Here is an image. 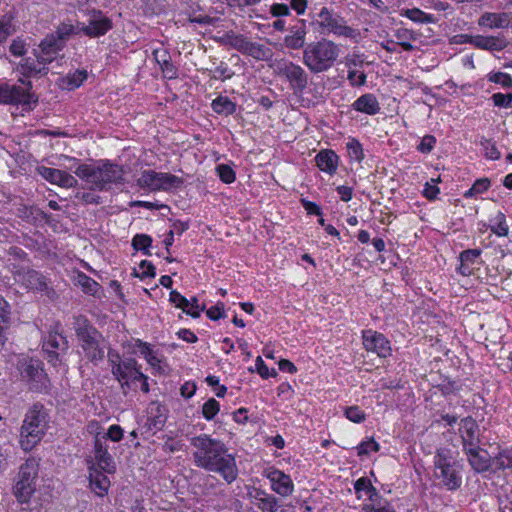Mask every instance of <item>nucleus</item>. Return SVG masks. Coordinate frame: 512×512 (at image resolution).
Returning <instances> with one entry per match:
<instances>
[{
  "label": "nucleus",
  "instance_id": "nucleus-59",
  "mask_svg": "<svg viewBox=\"0 0 512 512\" xmlns=\"http://www.w3.org/2000/svg\"><path fill=\"white\" fill-rule=\"evenodd\" d=\"M435 144L436 138L433 135H425L417 146V150L421 153L428 154L433 150Z\"/></svg>",
  "mask_w": 512,
  "mask_h": 512
},
{
  "label": "nucleus",
  "instance_id": "nucleus-24",
  "mask_svg": "<svg viewBox=\"0 0 512 512\" xmlns=\"http://www.w3.org/2000/svg\"><path fill=\"white\" fill-rule=\"evenodd\" d=\"M252 503L262 512H277L280 504L278 499L260 488H253L248 493Z\"/></svg>",
  "mask_w": 512,
  "mask_h": 512
},
{
  "label": "nucleus",
  "instance_id": "nucleus-64",
  "mask_svg": "<svg viewBox=\"0 0 512 512\" xmlns=\"http://www.w3.org/2000/svg\"><path fill=\"white\" fill-rule=\"evenodd\" d=\"M347 79L352 86H363L366 83V74L356 70H349Z\"/></svg>",
  "mask_w": 512,
  "mask_h": 512
},
{
  "label": "nucleus",
  "instance_id": "nucleus-46",
  "mask_svg": "<svg viewBox=\"0 0 512 512\" xmlns=\"http://www.w3.org/2000/svg\"><path fill=\"white\" fill-rule=\"evenodd\" d=\"M15 32L14 25L11 18L3 16L0 18V44L6 42V40Z\"/></svg>",
  "mask_w": 512,
  "mask_h": 512
},
{
  "label": "nucleus",
  "instance_id": "nucleus-38",
  "mask_svg": "<svg viewBox=\"0 0 512 512\" xmlns=\"http://www.w3.org/2000/svg\"><path fill=\"white\" fill-rule=\"evenodd\" d=\"M78 284L86 294L96 295L100 289V285L85 273H79L77 276Z\"/></svg>",
  "mask_w": 512,
  "mask_h": 512
},
{
  "label": "nucleus",
  "instance_id": "nucleus-13",
  "mask_svg": "<svg viewBox=\"0 0 512 512\" xmlns=\"http://www.w3.org/2000/svg\"><path fill=\"white\" fill-rule=\"evenodd\" d=\"M11 271L15 280L27 289L48 292L47 280L40 272L22 265H13Z\"/></svg>",
  "mask_w": 512,
  "mask_h": 512
},
{
  "label": "nucleus",
  "instance_id": "nucleus-8",
  "mask_svg": "<svg viewBox=\"0 0 512 512\" xmlns=\"http://www.w3.org/2000/svg\"><path fill=\"white\" fill-rule=\"evenodd\" d=\"M39 471V463L34 458H29L23 463L15 479L13 494L20 503H28L36 491V480Z\"/></svg>",
  "mask_w": 512,
  "mask_h": 512
},
{
  "label": "nucleus",
  "instance_id": "nucleus-34",
  "mask_svg": "<svg viewBox=\"0 0 512 512\" xmlns=\"http://www.w3.org/2000/svg\"><path fill=\"white\" fill-rule=\"evenodd\" d=\"M211 107L215 113L224 116L233 115L237 109L235 102H232L228 97L221 95L212 101Z\"/></svg>",
  "mask_w": 512,
  "mask_h": 512
},
{
  "label": "nucleus",
  "instance_id": "nucleus-54",
  "mask_svg": "<svg viewBox=\"0 0 512 512\" xmlns=\"http://www.w3.org/2000/svg\"><path fill=\"white\" fill-rule=\"evenodd\" d=\"M345 416L354 423H361L365 420V413L358 406L346 407Z\"/></svg>",
  "mask_w": 512,
  "mask_h": 512
},
{
  "label": "nucleus",
  "instance_id": "nucleus-15",
  "mask_svg": "<svg viewBox=\"0 0 512 512\" xmlns=\"http://www.w3.org/2000/svg\"><path fill=\"white\" fill-rule=\"evenodd\" d=\"M279 74L285 77L295 93H302L308 86V74L298 64L285 62L278 67Z\"/></svg>",
  "mask_w": 512,
  "mask_h": 512
},
{
  "label": "nucleus",
  "instance_id": "nucleus-60",
  "mask_svg": "<svg viewBox=\"0 0 512 512\" xmlns=\"http://www.w3.org/2000/svg\"><path fill=\"white\" fill-rule=\"evenodd\" d=\"M214 74L211 76V78L214 79H221L222 81H225L226 79H229L233 76V72H231L224 62H221L220 65H218L213 71Z\"/></svg>",
  "mask_w": 512,
  "mask_h": 512
},
{
  "label": "nucleus",
  "instance_id": "nucleus-58",
  "mask_svg": "<svg viewBox=\"0 0 512 512\" xmlns=\"http://www.w3.org/2000/svg\"><path fill=\"white\" fill-rule=\"evenodd\" d=\"M169 300L175 305V307L182 309L183 312H185V309L189 307V300L176 290H172L170 292Z\"/></svg>",
  "mask_w": 512,
  "mask_h": 512
},
{
  "label": "nucleus",
  "instance_id": "nucleus-26",
  "mask_svg": "<svg viewBox=\"0 0 512 512\" xmlns=\"http://www.w3.org/2000/svg\"><path fill=\"white\" fill-rule=\"evenodd\" d=\"M306 25L303 20L289 28V34L284 37V45L293 50L305 48Z\"/></svg>",
  "mask_w": 512,
  "mask_h": 512
},
{
  "label": "nucleus",
  "instance_id": "nucleus-27",
  "mask_svg": "<svg viewBox=\"0 0 512 512\" xmlns=\"http://www.w3.org/2000/svg\"><path fill=\"white\" fill-rule=\"evenodd\" d=\"M511 19V14L507 12H485L479 17L478 25L490 29H502L510 25Z\"/></svg>",
  "mask_w": 512,
  "mask_h": 512
},
{
  "label": "nucleus",
  "instance_id": "nucleus-47",
  "mask_svg": "<svg viewBox=\"0 0 512 512\" xmlns=\"http://www.w3.org/2000/svg\"><path fill=\"white\" fill-rule=\"evenodd\" d=\"M488 81L501 85L503 88H512V77L503 72H491L487 75Z\"/></svg>",
  "mask_w": 512,
  "mask_h": 512
},
{
  "label": "nucleus",
  "instance_id": "nucleus-43",
  "mask_svg": "<svg viewBox=\"0 0 512 512\" xmlns=\"http://www.w3.org/2000/svg\"><path fill=\"white\" fill-rule=\"evenodd\" d=\"M75 33V28L72 24L69 23H61L54 33H51L56 39L63 42V45L66 46L69 38Z\"/></svg>",
  "mask_w": 512,
  "mask_h": 512
},
{
  "label": "nucleus",
  "instance_id": "nucleus-53",
  "mask_svg": "<svg viewBox=\"0 0 512 512\" xmlns=\"http://www.w3.org/2000/svg\"><path fill=\"white\" fill-rule=\"evenodd\" d=\"M163 77L169 80L178 78V68L173 64L172 59L159 64Z\"/></svg>",
  "mask_w": 512,
  "mask_h": 512
},
{
  "label": "nucleus",
  "instance_id": "nucleus-55",
  "mask_svg": "<svg viewBox=\"0 0 512 512\" xmlns=\"http://www.w3.org/2000/svg\"><path fill=\"white\" fill-rule=\"evenodd\" d=\"M491 99L495 106L500 108H509L512 104V92L507 94L494 93L491 96Z\"/></svg>",
  "mask_w": 512,
  "mask_h": 512
},
{
  "label": "nucleus",
  "instance_id": "nucleus-17",
  "mask_svg": "<svg viewBox=\"0 0 512 512\" xmlns=\"http://www.w3.org/2000/svg\"><path fill=\"white\" fill-rule=\"evenodd\" d=\"M112 28V20L101 10L93 9L90 12L88 23L82 26L81 31L90 38H97L105 35Z\"/></svg>",
  "mask_w": 512,
  "mask_h": 512
},
{
  "label": "nucleus",
  "instance_id": "nucleus-35",
  "mask_svg": "<svg viewBox=\"0 0 512 512\" xmlns=\"http://www.w3.org/2000/svg\"><path fill=\"white\" fill-rule=\"evenodd\" d=\"M19 69L21 73L26 77H30L31 75L47 73L46 65L39 64L37 58L36 60H34L30 57L22 59V61L19 64Z\"/></svg>",
  "mask_w": 512,
  "mask_h": 512
},
{
  "label": "nucleus",
  "instance_id": "nucleus-49",
  "mask_svg": "<svg viewBox=\"0 0 512 512\" xmlns=\"http://www.w3.org/2000/svg\"><path fill=\"white\" fill-rule=\"evenodd\" d=\"M481 146L485 150V157L490 160H498L501 157V154L496 147L495 143L486 138H482L480 142Z\"/></svg>",
  "mask_w": 512,
  "mask_h": 512
},
{
  "label": "nucleus",
  "instance_id": "nucleus-5",
  "mask_svg": "<svg viewBox=\"0 0 512 512\" xmlns=\"http://www.w3.org/2000/svg\"><path fill=\"white\" fill-rule=\"evenodd\" d=\"M340 49L332 41L322 39L305 46L303 63L314 74L328 71L339 57Z\"/></svg>",
  "mask_w": 512,
  "mask_h": 512
},
{
  "label": "nucleus",
  "instance_id": "nucleus-51",
  "mask_svg": "<svg viewBox=\"0 0 512 512\" xmlns=\"http://www.w3.org/2000/svg\"><path fill=\"white\" fill-rule=\"evenodd\" d=\"M132 247L137 251H142L146 248H150L152 245V238L147 234H136L132 238Z\"/></svg>",
  "mask_w": 512,
  "mask_h": 512
},
{
  "label": "nucleus",
  "instance_id": "nucleus-63",
  "mask_svg": "<svg viewBox=\"0 0 512 512\" xmlns=\"http://www.w3.org/2000/svg\"><path fill=\"white\" fill-rule=\"evenodd\" d=\"M9 51L16 57H22L26 53V43L23 39H14L9 47Z\"/></svg>",
  "mask_w": 512,
  "mask_h": 512
},
{
  "label": "nucleus",
  "instance_id": "nucleus-12",
  "mask_svg": "<svg viewBox=\"0 0 512 512\" xmlns=\"http://www.w3.org/2000/svg\"><path fill=\"white\" fill-rule=\"evenodd\" d=\"M141 365L133 357L123 358L122 364L113 367L112 375L120 384V388L124 395L132 388V385L137 382V378H143Z\"/></svg>",
  "mask_w": 512,
  "mask_h": 512
},
{
  "label": "nucleus",
  "instance_id": "nucleus-7",
  "mask_svg": "<svg viewBox=\"0 0 512 512\" xmlns=\"http://www.w3.org/2000/svg\"><path fill=\"white\" fill-rule=\"evenodd\" d=\"M73 327L85 357L97 365L105 357L101 333L83 315L74 317Z\"/></svg>",
  "mask_w": 512,
  "mask_h": 512
},
{
  "label": "nucleus",
  "instance_id": "nucleus-3",
  "mask_svg": "<svg viewBox=\"0 0 512 512\" xmlns=\"http://www.w3.org/2000/svg\"><path fill=\"white\" fill-rule=\"evenodd\" d=\"M50 422L48 410L40 402L34 403L26 412L20 433L23 450H32L45 435Z\"/></svg>",
  "mask_w": 512,
  "mask_h": 512
},
{
  "label": "nucleus",
  "instance_id": "nucleus-25",
  "mask_svg": "<svg viewBox=\"0 0 512 512\" xmlns=\"http://www.w3.org/2000/svg\"><path fill=\"white\" fill-rule=\"evenodd\" d=\"M89 472V486L91 490L99 497H104L108 494L111 482L107 473L101 469L88 467Z\"/></svg>",
  "mask_w": 512,
  "mask_h": 512
},
{
  "label": "nucleus",
  "instance_id": "nucleus-42",
  "mask_svg": "<svg viewBox=\"0 0 512 512\" xmlns=\"http://www.w3.org/2000/svg\"><path fill=\"white\" fill-rule=\"evenodd\" d=\"M491 185V182L488 178H480V179H477L472 187L470 189H468L465 193H464V197L465 198H472V197H475L479 194H482L484 193L485 191H487L489 189Z\"/></svg>",
  "mask_w": 512,
  "mask_h": 512
},
{
  "label": "nucleus",
  "instance_id": "nucleus-30",
  "mask_svg": "<svg viewBox=\"0 0 512 512\" xmlns=\"http://www.w3.org/2000/svg\"><path fill=\"white\" fill-rule=\"evenodd\" d=\"M26 85L28 86V89H24L20 86H10L11 90V102H9V105H22L23 107H29L31 106V103H36L37 99H33L34 95L30 93V89L32 88L31 81H27Z\"/></svg>",
  "mask_w": 512,
  "mask_h": 512
},
{
  "label": "nucleus",
  "instance_id": "nucleus-48",
  "mask_svg": "<svg viewBox=\"0 0 512 512\" xmlns=\"http://www.w3.org/2000/svg\"><path fill=\"white\" fill-rule=\"evenodd\" d=\"M217 175L220 180L226 184H231L235 181L236 175L234 170L226 164H219L216 167Z\"/></svg>",
  "mask_w": 512,
  "mask_h": 512
},
{
  "label": "nucleus",
  "instance_id": "nucleus-4",
  "mask_svg": "<svg viewBox=\"0 0 512 512\" xmlns=\"http://www.w3.org/2000/svg\"><path fill=\"white\" fill-rule=\"evenodd\" d=\"M434 477L439 485L448 491H456L462 485L463 465L453 456L448 448L437 449L434 458Z\"/></svg>",
  "mask_w": 512,
  "mask_h": 512
},
{
  "label": "nucleus",
  "instance_id": "nucleus-31",
  "mask_svg": "<svg viewBox=\"0 0 512 512\" xmlns=\"http://www.w3.org/2000/svg\"><path fill=\"white\" fill-rule=\"evenodd\" d=\"M352 107L354 110L367 115H376L380 111V104L372 93L361 95L353 102Z\"/></svg>",
  "mask_w": 512,
  "mask_h": 512
},
{
  "label": "nucleus",
  "instance_id": "nucleus-20",
  "mask_svg": "<svg viewBox=\"0 0 512 512\" xmlns=\"http://www.w3.org/2000/svg\"><path fill=\"white\" fill-rule=\"evenodd\" d=\"M36 172L46 181L61 188H74L78 185V180L66 171L38 166Z\"/></svg>",
  "mask_w": 512,
  "mask_h": 512
},
{
  "label": "nucleus",
  "instance_id": "nucleus-50",
  "mask_svg": "<svg viewBox=\"0 0 512 512\" xmlns=\"http://www.w3.org/2000/svg\"><path fill=\"white\" fill-rule=\"evenodd\" d=\"M362 512H396L393 505L389 501H382L381 503L365 504L362 507Z\"/></svg>",
  "mask_w": 512,
  "mask_h": 512
},
{
  "label": "nucleus",
  "instance_id": "nucleus-57",
  "mask_svg": "<svg viewBox=\"0 0 512 512\" xmlns=\"http://www.w3.org/2000/svg\"><path fill=\"white\" fill-rule=\"evenodd\" d=\"M225 305L223 302H218L215 306L210 307L206 310V315L210 320H218L220 318L226 317L225 313Z\"/></svg>",
  "mask_w": 512,
  "mask_h": 512
},
{
  "label": "nucleus",
  "instance_id": "nucleus-37",
  "mask_svg": "<svg viewBox=\"0 0 512 512\" xmlns=\"http://www.w3.org/2000/svg\"><path fill=\"white\" fill-rule=\"evenodd\" d=\"M86 79L87 72L85 70H76L62 79V87L67 90H73L80 87Z\"/></svg>",
  "mask_w": 512,
  "mask_h": 512
},
{
  "label": "nucleus",
  "instance_id": "nucleus-6",
  "mask_svg": "<svg viewBox=\"0 0 512 512\" xmlns=\"http://www.w3.org/2000/svg\"><path fill=\"white\" fill-rule=\"evenodd\" d=\"M16 369L20 380L25 384L28 391L37 394L50 393L51 380L42 360L28 356L21 357L17 361Z\"/></svg>",
  "mask_w": 512,
  "mask_h": 512
},
{
  "label": "nucleus",
  "instance_id": "nucleus-62",
  "mask_svg": "<svg viewBox=\"0 0 512 512\" xmlns=\"http://www.w3.org/2000/svg\"><path fill=\"white\" fill-rule=\"evenodd\" d=\"M379 444L373 439L363 441L357 446L358 455H367L370 451H378Z\"/></svg>",
  "mask_w": 512,
  "mask_h": 512
},
{
  "label": "nucleus",
  "instance_id": "nucleus-44",
  "mask_svg": "<svg viewBox=\"0 0 512 512\" xmlns=\"http://www.w3.org/2000/svg\"><path fill=\"white\" fill-rule=\"evenodd\" d=\"M220 411V403L214 399L209 398L202 406V415L207 421H211Z\"/></svg>",
  "mask_w": 512,
  "mask_h": 512
},
{
  "label": "nucleus",
  "instance_id": "nucleus-11",
  "mask_svg": "<svg viewBox=\"0 0 512 512\" xmlns=\"http://www.w3.org/2000/svg\"><path fill=\"white\" fill-rule=\"evenodd\" d=\"M314 19L322 34H334L344 37L353 36L354 30L346 25L345 19L327 7H322Z\"/></svg>",
  "mask_w": 512,
  "mask_h": 512
},
{
  "label": "nucleus",
  "instance_id": "nucleus-41",
  "mask_svg": "<svg viewBox=\"0 0 512 512\" xmlns=\"http://www.w3.org/2000/svg\"><path fill=\"white\" fill-rule=\"evenodd\" d=\"M395 37L399 40L397 45H400L405 51L414 50V46L409 42L410 40H415L413 31L401 28L396 30Z\"/></svg>",
  "mask_w": 512,
  "mask_h": 512
},
{
  "label": "nucleus",
  "instance_id": "nucleus-39",
  "mask_svg": "<svg viewBox=\"0 0 512 512\" xmlns=\"http://www.w3.org/2000/svg\"><path fill=\"white\" fill-rule=\"evenodd\" d=\"M492 224L490 225L491 231L498 236H507L509 232V227L506 222V216L502 212H498L497 215L491 220Z\"/></svg>",
  "mask_w": 512,
  "mask_h": 512
},
{
  "label": "nucleus",
  "instance_id": "nucleus-40",
  "mask_svg": "<svg viewBox=\"0 0 512 512\" xmlns=\"http://www.w3.org/2000/svg\"><path fill=\"white\" fill-rule=\"evenodd\" d=\"M404 15L408 19H410L414 22H417V23H427L428 24V23L436 22L434 15L425 13L424 11H422L418 8L407 9L405 11Z\"/></svg>",
  "mask_w": 512,
  "mask_h": 512
},
{
  "label": "nucleus",
  "instance_id": "nucleus-23",
  "mask_svg": "<svg viewBox=\"0 0 512 512\" xmlns=\"http://www.w3.org/2000/svg\"><path fill=\"white\" fill-rule=\"evenodd\" d=\"M463 453L466 455L471 469L478 474L487 472L492 467V458L489 456L487 450L480 446L470 448L469 450L463 451Z\"/></svg>",
  "mask_w": 512,
  "mask_h": 512
},
{
  "label": "nucleus",
  "instance_id": "nucleus-22",
  "mask_svg": "<svg viewBox=\"0 0 512 512\" xmlns=\"http://www.w3.org/2000/svg\"><path fill=\"white\" fill-rule=\"evenodd\" d=\"M167 420V409L159 402H151L147 408V417L144 428L148 432L160 431Z\"/></svg>",
  "mask_w": 512,
  "mask_h": 512
},
{
  "label": "nucleus",
  "instance_id": "nucleus-16",
  "mask_svg": "<svg viewBox=\"0 0 512 512\" xmlns=\"http://www.w3.org/2000/svg\"><path fill=\"white\" fill-rule=\"evenodd\" d=\"M458 430L461 438L462 451L477 448L481 445L480 428L473 417L467 416L462 418Z\"/></svg>",
  "mask_w": 512,
  "mask_h": 512
},
{
  "label": "nucleus",
  "instance_id": "nucleus-19",
  "mask_svg": "<svg viewBox=\"0 0 512 512\" xmlns=\"http://www.w3.org/2000/svg\"><path fill=\"white\" fill-rule=\"evenodd\" d=\"M363 345L367 351L374 352L379 357L386 358L391 355L389 340L377 331H363Z\"/></svg>",
  "mask_w": 512,
  "mask_h": 512
},
{
  "label": "nucleus",
  "instance_id": "nucleus-61",
  "mask_svg": "<svg viewBox=\"0 0 512 512\" xmlns=\"http://www.w3.org/2000/svg\"><path fill=\"white\" fill-rule=\"evenodd\" d=\"M205 310V305L200 306L197 297L189 300V307L185 309V313L192 318H198L202 311Z\"/></svg>",
  "mask_w": 512,
  "mask_h": 512
},
{
  "label": "nucleus",
  "instance_id": "nucleus-56",
  "mask_svg": "<svg viewBox=\"0 0 512 512\" xmlns=\"http://www.w3.org/2000/svg\"><path fill=\"white\" fill-rule=\"evenodd\" d=\"M373 485L371 481L367 477H361L357 479L354 483V489L357 494L358 499H360L361 493L364 492L366 495L372 489Z\"/></svg>",
  "mask_w": 512,
  "mask_h": 512
},
{
  "label": "nucleus",
  "instance_id": "nucleus-29",
  "mask_svg": "<svg viewBox=\"0 0 512 512\" xmlns=\"http://www.w3.org/2000/svg\"><path fill=\"white\" fill-rule=\"evenodd\" d=\"M508 46V41L503 35L484 36L476 35L475 48L489 52H499Z\"/></svg>",
  "mask_w": 512,
  "mask_h": 512
},
{
  "label": "nucleus",
  "instance_id": "nucleus-45",
  "mask_svg": "<svg viewBox=\"0 0 512 512\" xmlns=\"http://www.w3.org/2000/svg\"><path fill=\"white\" fill-rule=\"evenodd\" d=\"M348 155L351 159L361 162L364 159V152L361 143L352 138L347 144Z\"/></svg>",
  "mask_w": 512,
  "mask_h": 512
},
{
  "label": "nucleus",
  "instance_id": "nucleus-21",
  "mask_svg": "<svg viewBox=\"0 0 512 512\" xmlns=\"http://www.w3.org/2000/svg\"><path fill=\"white\" fill-rule=\"evenodd\" d=\"M271 483V489L280 496L287 497L294 491V483L291 477L283 471L270 468L264 474Z\"/></svg>",
  "mask_w": 512,
  "mask_h": 512
},
{
  "label": "nucleus",
  "instance_id": "nucleus-52",
  "mask_svg": "<svg viewBox=\"0 0 512 512\" xmlns=\"http://www.w3.org/2000/svg\"><path fill=\"white\" fill-rule=\"evenodd\" d=\"M124 434V430L119 425H111L108 428L107 433L100 435V438L103 439V441H107V439H110L113 442H119L122 440Z\"/></svg>",
  "mask_w": 512,
  "mask_h": 512
},
{
  "label": "nucleus",
  "instance_id": "nucleus-18",
  "mask_svg": "<svg viewBox=\"0 0 512 512\" xmlns=\"http://www.w3.org/2000/svg\"><path fill=\"white\" fill-rule=\"evenodd\" d=\"M64 47L63 42L56 39L52 34H48L40 42L38 49L34 50V55L39 64L48 65L57 58Z\"/></svg>",
  "mask_w": 512,
  "mask_h": 512
},
{
  "label": "nucleus",
  "instance_id": "nucleus-10",
  "mask_svg": "<svg viewBox=\"0 0 512 512\" xmlns=\"http://www.w3.org/2000/svg\"><path fill=\"white\" fill-rule=\"evenodd\" d=\"M182 184V178L170 173L156 172L154 170H144L137 179V185L149 191H169L180 187Z\"/></svg>",
  "mask_w": 512,
  "mask_h": 512
},
{
  "label": "nucleus",
  "instance_id": "nucleus-2",
  "mask_svg": "<svg viewBox=\"0 0 512 512\" xmlns=\"http://www.w3.org/2000/svg\"><path fill=\"white\" fill-rule=\"evenodd\" d=\"M74 173L90 184L92 190L109 191L113 185L124 184L125 171L122 166L109 160H101L99 165L80 164Z\"/></svg>",
  "mask_w": 512,
  "mask_h": 512
},
{
  "label": "nucleus",
  "instance_id": "nucleus-14",
  "mask_svg": "<svg viewBox=\"0 0 512 512\" xmlns=\"http://www.w3.org/2000/svg\"><path fill=\"white\" fill-rule=\"evenodd\" d=\"M88 467L101 469L107 474H114L116 472V462L113 456L108 451L107 442L100 438L98 433L94 439V457L87 460Z\"/></svg>",
  "mask_w": 512,
  "mask_h": 512
},
{
  "label": "nucleus",
  "instance_id": "nucleus-32",
  "mask_svg": "<svg viewBox=\"0 0 512 512\" xmlns=\"http://www.w3.org/2000/svg\"><path fill=\"white\" fill-rule=\"evenodd\" d=\"M338 160V155L332 150H322L315 157L317 167L328 174L336 171Z\"/></svg>",
  "mask_w": 512,
  "mask_h": 512
},
{
  "label": "nucleus",
  "instance_id": "nucleus-36",
  "mask_svg": "<svg viewBox=\"0 0 512 512\" xmlns=\"http://www.w3.org/2000/svg\"><path fill=\"white\" fill-rule=\"evenodd\" d=\"M246 55L253 57L256 60L266 61L272 57V50L262 44L257 42L249 41L247 50L245 51Z\"/></svg>",
  "mask_w": 512,
  "mask_h": 512
},
{
  "label": "nucleus",
  "instance_id": "nucleus-28",
  "mask_svg": "<svg viewBox=\"0 0 512 512\" xmlns=\"http://www.w3.org/2000/svg\"><path fill=\"white\" fill-rule=\"evenodd\" d=\"M480 249H467L460 253V266L458 267L459 273L464 276H469L473 273L476 266L482 263Z\"/></svg>",
  "mask_w": 512,
  "mask_h": 512
},
{
  "label": "nucleus",
  "instance_id": "nucleus-9",
  "mask_svg": "<svg viewBox=\"0 0 512 512\" xmlns=\"http://www.w3.org/2000/svg\"><path fill=\"white\" fill-rule=\"evenodd\" d=\"M68 348V340L62 333L61 325L56 323L43 337L42 351L45 353L47 361L57 367L62 364L63 355L66 354Z\"/></svg>",
  "mask_w": 512,
  "mask_h": 512
},
{
  "label": "nucleus",
  "instance_id": "nucleus-33",
  "mask_svg": "<svg viewBox=\"0 0 512 512\" xmlns=\"http://www.w3.org/2000/svg\"><path fill=\"white\" fill-rule=\"evenodd\" d=\"M219 42L244 54L247 50L249 40L242 34H235L233 31H229L219 39Z\"/></svg>",
  "mask_w": 512,
  "mask_h": 512
},
{
  "label": "nucleus",
  "instance_id": "nucleus-1",
  "mask_svg": "<svg viewBox=\"0 0 512 512\" xmlns=\"http://www.w3.org/2000/svg\"><path fill=\"white\" fill-rule=\"evenodd\" d=\"M190 444L193 447L195 466L219 474L228 484L236 480L238 476L236 459L229 453L224 442L208 434H200L192 437Z\"/></svg>",
  "mask_w": 512,
  "mask_h": 512
}]
</instances>
